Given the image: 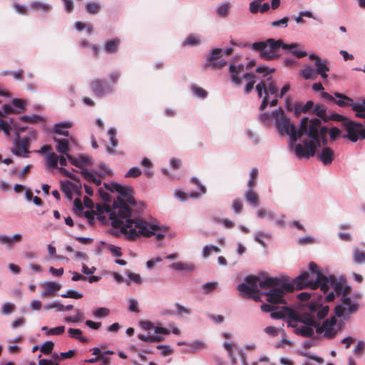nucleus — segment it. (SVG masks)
Returning <instances> with one entry per match:
<instances>
[{
    "label": "nucleus",
    "mask_w": 365,
    "mask_h": 365,
    "mask_svg": "<svg viewBox=\"0 0 365 365\" xmlns=\"http://www.w3.org/2000/svg\"><path fill=\"white\" fill-rule=\"evenodd\" d=\"M200 43V40L195 36H189L184 41L185 46H196Z\"/></svg>",
    "instance_id": "603ef678"
},
{
    "label": "nucleus",
    "mask_w": 365,
    "mask_h": 365,
    "mask_svg": "<svg viewBox=\"0 0 365 365\" xmlns=\"http://www.w3.org/2000/svg\"><path fill=\"white\" fill-rule=\"evenodd\" d=\"M14 304L11 303H5L1 308V312L2 314L7 315L12 313L14 311Z\"/></svg>",
    "instance_id": "6e6d98bb"
},
{
    "label": "nucleus",
    "mask_w": 365,
    "mask_h": 365,
    "mask_svg": "<svg viewBox=\"0 0 365 365\" xmlns=\"http://www.w3.org/2000/svg\"><path fill=\"white\" fill-rule=\"evenodd\" d=\"M0 130H2L7 136H9L11 130V126L6 121L0 119Z\"/></svg>",
    "instance_id": "5fc2aeb1"
},
{
    "label": "nucleus",
    "mask_w": 365,
    "mask_h": 365,
    "mask_svg": "<svg viewBox=\"0 0 365 365\" xmlns=\"http://www.w3.org/2000/svg\"><path fill=\"white\" fill-rule=\"evenodd\" d=\"M246 202L252 206H257L259 203V196L254 188L247 187V190L244 194Z\"/></svg>",
    "instance_id": "412c9836"
},
{
    "label": "nucleus",
    "mask_w": 365,
    "mask_h": 365,
    "mask_svg": "<svg viewBox=\"0 0 365 365\" xmlns=\"http://www.w3.org/2000/svg\"><path fill=\"white\" fill-rule=\"evenodd\" d=\"M68 332L71 337L77 339L81 342L86 343L88 341V338L82 336V331L79 329L70 328L68 329Z\"/></svg>",
    "instance_id": "473e14b6"
},
{
    "label": "nucleus",
    "mask_w": 365,
    "mask_h": 365,
    "mask_svg": "<svg viewBox=\"0 0 365 365\" xmlns=\"http://www.w3.org/2000/svg\"><path fill=\"white\" fill-rule=\"evenodd\" d=\"M257 216L259 218H264L265 217H268L269 220H274L273 215L270 212H267V211L263 208H261L257 211Z\"/></svg>",
    "instance_id": "338daca9"
},
{
    "label": "nucleus",
    "mask_w": 365,
    "mask_h": 365,
    "mask_svg": "<svg viewBox=\"0 0 365 365\" xmlns=\"http://www.w3.org/2000/svg\"><path fill=\"white\" fill-rule=\"evenodd\" d=\"M328 128L326 126H322V120L318 118H308L307 125L305 126L304 135L313 140H317L320 136L327 135Z\"/></svg>",
    "instance_id": "1a4fd4ad"
},
{
    "label": "nucleus",
    "mask_w": 365,
    "mask_h": 365,
    "mask_svg": "<svg viewBox=\"0 0 365 365\" xmlns=\"http://www.w3.org/2000/svg\"><path fill=\"white\" fill-rule=\"evenodd\" d=\"M294 319L297 322L304 324V325L317 329V325L318 323L315 322L313 317L308 314H303L300 316H295Z\"/></svg>",
    "instance_id": "b1692460"
},
{
    "label": "nucleus",
    "mask_w": 365,
    "mask_h": 365,
    "mask_svg": "<svg viewBox=\"0 0 365 365\" xmlns=\"http://www.w3.org/2000/svg\"><path fill=\"white\" fill-rule=\"evenodd\" d=\"M300 72L306 80H315L317 77L315 70L309 66H305Z\"/></svg>",
    "instance_id": "c756f323"
},
{
    "label": "nucleus",
    "mask_w": 365,
    "mask_h": 365,
    "mask_svg": "<svg viewBox=\"0 0 365 365\" xmlns=\"http://www.w3.org/2000/svg\"><path fill=\"white\" fill-rule=\"evenodd\" d=\"M91 88L93 93L98 97H103L106 93L112 91L109 85L103 80L96 79L91 83Z\"/></svg>",
    "instance_id": "f3484780"
},
{
    "label": "nucleus",
    "mask_w": 365,
    "mask_h": 365,
    "mask_svg": "<svg viewBox=\"0 0 365 365\" xmlns=\"http://www.w3.org/2000/svg\"><path fill=\"white\" fill-rule=\"evenodd\" d=\"M322 95L324 98L334 102L339 107L344 108L351 106L352 110L356 112V116L365 118V100L361 104H354V100L352 98L338 92L334 93V96L339 98L337 101L327 92H323Z\"/></svg>",
    "instance_id": "423d86ee"
},
{
    "label": "nucleus",
    "mask_w": 365,
    "mask_h": 365,
    "mask_svg": "<svg viewBox=\"0 0 365 365\" xmlns=\"http://www.w3.org/2000/svg\"><path fill=\"white\" fill-rule=\"evenodd\" d=\"M272 118L275 120L279 133L281 135L287 134L290 136L292 143H295L298 139L304 135L305 126L307 125V117H304L300 122L298 129L293 123H290L289 118L285 117L284 112L282 108L272 113Z\"/></svg>",
    "instance_id": "7ed1b4c3"
},
{
    "label": "nucleus",
    "mask_w": 365,
    "mask_h": 365,
    "mask_svg": "<svg viewBox=\"0 0 365 365\" xmlns=\"http://www.w3.org/2000/svg\"><path fill=\"white\" fill-rule=\"evenodd\" d=\"M14 143V148L12 151L15 155L19 157H29L30 143L28 138H20L19 134L16 133V138Z\"/></svg>",
    "instance_id": "dca6fc26"
},
{
    "label": "nucleus",
    "mask_w": 365,
    "mask_h": 365,
    "mask_svg": "<svg viewBox=\"0 0 365 365\" xmlns=\"http://www.w3.org/2000/svg\"><path fill=\"white\" fill-rule=\"evenodd\" d=\"M192 181L193 183H195L198 187V188L200 190V193H197V192L192 193L190 195V196L192 197H197L200 195L205 194L206 192V187L200 182V181L198 180L197 178H193L192 179Z\"/></svg>",
    "instance_id": "49530a36"
},
{
    "label": "nucleus",
    "mask_w": 365,
    "mask_h": 365,
    "mask_svg": "<svg viewBox=\"0 0 365 365\" xmlns=\"http://www.w3.org/2000/svg\"><path fill=\"white\" fill-rule=\"evenodd\" d=\"M106 188L111 192H116L120 195L114 200L111 207L107 210L111 225L119 228V232L129 240H133L137 237L144 236L150 237L155 235L159 240L164 238L162 233H156L160 230L156 225H151L147 221L137 216L131 207H135L137 202L133 195L132 187L123 186L116 182L110 183Z\"/></svg>",
    "instance_id": "f257e3e1"
},
{
    "label": "nucleus",
    "mask_w": 365,
    "mask_h": 365,
    "mask_svg": "<svg viewBox=\"0 0 365 365\" xmlns=\"http://www.w3.org/2000/svg\"><path fill=\"white\" fill-rule=\"evenodd\" d=\"M334 156V151L329 147H326L318 154L319 159L325 165H329L332 163Z\"/></svg>",
    "instance_id": "aec40b11"
},
{
    "label": "nucleus",
    "mask_w": 365,
    "mask_h": 365,
    "mask_svg": "<svg viewBox=\"0 0 365 365\" xmlns=\"http://www.w3.org/2000/svg\"><path fill=\"white\" fill-rule=\"evenodd\" d=\"M170 267L173 269L177 270V271H181V270H185L187 269V264L182 262H175L170 265Z\"/></svg>",
    "instance_id": "680f3d73"
},
{
    "label": "nucleus",
    "mask_w": 365,
    "mask_h": 365,
    "mask_svg": "<svg viewBox=\"0 0 365 365\" xmlns=\"http://www.w3.org/2000/svg\"><path fill=\"white\" fill-rule=\"evenodd\" d=\"M309 267L310 273L304 272L294 279L297 289H303L307 287L316 289L322 285V281L318 282V278L319 275L324 274L319 272L318 266L314 262H310Z\"/></svg>",
    "instance_id": "39448f33"
},
{
    "label": "nucleus",
    "mask_w": 365,
    "mask_h": 365,
    "mask_svg": "<svg viewBox=\"0 0 365 365\" xmlns=\"http://www.w3.org/2000/svg\"><path fill=\"white\" fill-rule=\"evenodd\" d=\"M262 1L254 0L250 4V11L252 14H257L260 10V2Z\"/></svg>",
    "instance_id": "4d7b16f0"
},
{
    "label": "nucleus",
    "mask_w": 365,
    "mask_h": 365,
    "mask_svg": "<svg viewBox=\"0 0 365 365\" xmlns=\"http://www.w3.org/2000/svg\"><path fill=\"white\" fill-rule=\"evenodd\" d=\"M288 21H289V18L284 17L280 20L272 21L271 23V25L273 27H278V26L287 27Z\"/></svg>",
    "instance_id": "e2e57ef3"
},
{
    "label": "nucleus",
    "mask_w": 365,
    "mask_h": 365,
    "mask_svg": "<svg viewBox=\"0 0 365 365\" xmlns=\"http://www.w3.org/2000/svg\"><path fill=\"white\" fill-rule=\"evenodd\" d=\"M120 43V39L118 38L109 40L105 44L104 49L108 53H115L117 52Z\"/></svg>",
    "instance_id": "bb28decb"
},
{
    "label": "nucleus",
    "mask_w": 365,
    "mask_h": 365,
    "mask_svg": "<svg viewBox=\"0 0 365 365\" xmlns=\"http://www.w3.org/2000/svg\"><path fill=\"white\" fill-rule=\"evenodd\" d=\"M54 344L51 341H47L41 346V351L44 354H50L53 349Z\"/></svg>",
    "instance_id": "c03bdc74"
},
{
    "label": "nucleus",
    "mask_w": 365,
    "mask_h": 365,
    "mask_svg": "<svg viewBox=\"0 0 365 365\" xmlns=\"http://www.w3.org/2000/svg\"><path fill=\"white\" fill-rule=\"evenodd\" d=\"M86 11L90 14H96L101 10V4L96 1H89L85 6Z\"/></svg>",
    "instance_id": "72a5a7b5"
},
{
    "label": "nucleus",
    "mask_w": 365,
    "mask_h": 365,
    "mask_svg": "<svg viewBox=\"0 0 365 365\" xmlns=\"http://www.w3.org/2000/svg\"><path fill=\"white\" fill-rule=\"evenodd\" d=\"M65 331L64 326H59L53 329H50L46 334L48 335H60L63 334Z\"/></svg>",
    "instance_id": "bf43d9fd"
},
{
    "label": "nucleus",
    "mask_w": 365,
    "mask_h": 365,
    "mask_svg": "<svg viewBox=\"0 0 365 365\" xmlns=\"http://www.w3.org/2000/svg\"><path fill=\"white\" fill-rule=\"evenodd\" d=\"M77 188V186L70 181L61 183V190L69 199H72L73 191H76Z\"/></svg>",
    "instance_id": "c85d7f7f"
},
{
    "label": "nucleus",
    "mask_w": 365,
    "mask_h": 365,
    "mask_svg": "<svg viewBox=\"0 0 365 365\" xmlns=\"http://www.w3.org/2000/svg\"><path fill=\"white\" fill-rule=\"evenodd\" d=\"M129 310L133 312H139L138 303L136 299L133 298L129 299Z\"/></svg>",
    "instance_id": "774afa93"
},
{
    "label": "nucleus",
    "mask_w": 365,
    "mask_h": 365,
    "mask_svg": "<svg viewBox=\"0 0 365 365\" xmlns=\"http://www.w3.org/2000/svg\"><path fill=\"white\" fill-rule=\"evenodd\" d=\"M303 143L304 145L298 143L295 145V154L299 158H309L315 155L317 146H327L328 140L327 135H324L319 137L317 140L311 139L308 140L304 139Z\"/></svg>",
    "instance_id": "0eeeda50"
},
{
    "label": "nucleus",
    "mask_w": 365,
    "mask_h": 365,
    "mask_svg": "<svg viewBox=\"0 0 365 365\" xmlns=\"http://www.w3.org/2000/svg\"><path fill=\"white\" fill-rule=\"evenodd\" d=\"M108 135L110 136L111 145L115 148L118 144V141L115 137V130L113 128L109 129Z\"/></svg>",
    "instance_id": "69168bd1"
},
{
    "label": "nucleus",
    "mask_w": 365,
    "mask_h": 365,
    "mask_svg": "<svg viewBox=\"0 0 365 365\" xmlns=\"http://www.w3.org/2000/svg\"><path fill=\"white\" fill-rule=\"evenodd\" d=\"M71 127V123H59L56 124L54 127V131L56 133L63 135L65 136H68V131L66 130L67 128Z\"/></svg>",
    "instance_id": "2f4dec72"
},
{
    "label": "nucleus",
    "mask_w": 365,
    "mask_h": 365,
    "mask_svg": "<svg viewBox=\"0 0 365 365\" xmlns=\"http://www.w3.org/2000/svg\"><path fill=\"white\" fill-rule=\"evenodd\" d=\"M322 281V285L319 287L322 291L326 294L330 287L334 288L335 292L339 295L343 289L342 284L338 282L337 279L334 276L327 277L325 275H319L318 278V282Z\"/></svg>",
    "instance_id": "4468645a"
},
{
    "label": "nucleus",
    "mask_w": 365,
    "mask_h": 365,
    "mask_svg": "<svg viewBox=\"0 0 365 365\" xmlns=\"http://www.w3.org/2000/svg\"><path fill=\"white\" fill-rule=\"evenodd\" d=\"M344 127L347 134L343 138H347L352 142H356L359 139H365V128L361 123H357L352 120L346 121Z\"/></svg>",
    "instance_id": "9d476101"
},
{
    "label": "nucleus",
    "mask_w": 365,
    "mask_h": 365,
    "mask_svg": "<svg viewBox=\"0 0 365 365\" xmlns=\"http://www.w3.org/2000/svg\"><path fill=\"white\" fill-rule=\"evenodd\" d=\"M109 313L110 310L106 307L98 308L93 312V315L98 318L106 317Z\"/></svg>",
    "instance_id": "09e8293b"
},
{
    "label": "nucleus",
    "mask_w": 365,
    "mask_h": 365,
    "mask_svg": "<svg viewBox=\"0 0 365 365\" xmlns=\"http://www.w3.org/2000/svg\"><path fill=\"white\" fill-rule=\"evenodd\" d=\"M293 327H295L294 332L298 335H301L304 337H312L314 336V329L313 327L302 325L300 327H297V325H292Z\"/></svg>",
    "instance_id": "393cba45"
},
{
    "label": "nucleus",
    "mask_w": 365,
    "mask_h": 365,
    "mask_svg": "<svg viewBox=\"0 0 365 365\" xmlns=\"http://www.w3.org/2000/svg\"><path fill=\"white\" fill-rule=\"evenodd\" d=\"M31 7L34 10H41L43 11H48L51 9V5L41 1H34L31 3Z\"/></svg>",
    "instance_id": "4c0bfd02"
},
{
    "label": "nucleus",
    "mask_w": 365,
    "mask_h": 365,
    "mask_svg": "<svg viewBox=\"0 0 365 365\" xmlns=\"http://www.w3.org/2000/svg\"><path fill=\"white\" fill-rule=\"evenodd\" d=\"M260 279L257 276L250 275L245 279V282L238 285V291L240 294L246 298H250L255 302H261L260 292L258 289V284Z\"/></svg>",
    "instance_id": "6e6552de"
},
{
    "label": "nucleus",
    "mask_w": 365,
    "mask_h": 365,
    "mask_svg": "<svg viewBox=\"0 0 365 365\" xmlns=\"http://www.w3.org/2000/svg\"><path fill=\"white\" fill-rule=\"evenodd\" d=\"M309 57L310 60L314 61L317 76L319 75L323 79H327L328 77L327 73L329 71L327 61H322L321 58L316 54H310Z\"/></svg>",
    "instance_id": "a211bd4d"
},
{
    "label": "nucleus",
    "mask_w": 365,
    "mask_h": 365,
    "mask_svg": "<svg viewBox=\"0 0 365 365\" xmlns=\"http://www.w3.org/2000/svg\"><path fill=\"white\" fill-rule=\"evenodd\" d=\"M257 176L258 169L256 168H252L250 173V178L247 182V187L255 188V187L257 185Z\"/></svg>",
    "instance_id": "e433bc0d"
},
{
    "label": "nucleus",
    "mask_w": 365,
    "mask_h": 365,
    "mask_svg": "<svg viewBox=\"0 0 365 365\" xmlns=\"http://www.w3.org/2000/svg\"><path fill=\"white\" fill-rule=\"evenodd\" d=\"M83 317V314L81 312L79 309L76 310V317H67L64 319L65 322H78V321L81 320Z\"/></svg>",
    "instance_id": "13d9d810"
},
{
    "label": "nucleus",
    "mask_w": 365,
    "mask_h": 365,
    "mask_svg": "<svg viewBox=\"0 0 365 365\" xmlns=\"http://www.w3.org/2000/svg\"><path fill=\"white\" fill-rule=\"evenodd\" d=\"M258 98H261L264 94L267 96L275 95L277 97L278 87L277 83L272 80V76L267 77L266 79L262 80L255 86Z\"/></svg>",
    "instance_id": "f8f14e48"
},
{
    "label": "nucleus",
    "mask_w": 365,
    "mask_h": 365,
    "mask_svg": "<svg viewBox=\"0 0 365 365\" xmlns=\"http://www.w3.org/2000/svg\"><path fill=\"white\" fill-rule=\"evenodd\" d=\"M81 173H82L83 176L88 181L93 182L97 185H101V180L96 179V177L94 176V175L93 173H91V172H89L88 170L83 169V170H82Z\"/></svg>",
    "instance_id": "a19ab883"
},
{
    "label": "nucleus",
    "mask_w": 365,
    "mask_h": 365,
    "mask_svg": "<svg viewBox=\"0 0 365 365\" xmlns=\"http://www.w3.org/2000/svg\"><path fill=\"white\" fill-rule=\"evenodd\" d=\"M295 46H288L282 39L275 40L268 38L265 41L255 42L252 44V48L258 51L262 58L266 61L274 60L279 57L277 51L280 48H293Z\"/></svg>",
    "instance_id": "20e7f679"
},
{
    "label": "nucleus",
    "mask_w": 365,
    "mask_h": 365,
    "mask_svg": "<svg viewBox=\"0 0 365 365\" xmlns=\"http://www.w3.org/2000/svg\"><path fill=\"white\" fill-rule=\"evenodd\" d=\"M191 90L195 96L199 98H205L207 96V92L202 88L197 86V85H192Z\"/></svg>",
    "instance_id": "79ce46f5"
},
{
    "label": "nucleus",
    "mask_w": 365,
    "mask_h": 365,
    "mask_svg": "<svg viewBox=\"0 0 365 365\" xmlns=\"http://www.w3.org/2000/svg\"><path fill=\"white\" fill-rule=\"evenodd\" d=\"M58 156L53 152L50 153L46 156V165L52 168H57Z\"/></svg>",
    "instance_id": "c9c22d12"
},
{
    "label": "nucleus",
    "mask_w": 365,
    "mask_h": 365,
    "mask_svg": "<svg viewBox=\"0 0 365 365\" xmlns=\"http://www.w3.org/2000/svg\"><path fill=\"white\" fill-rule=\"evenodd\" d=\"M313 108V113H314L321 119L324 120V121H327V115L326 113V109L324 106L317 104Z\"/></svg>",
    "instance_id": "f704fd0d"
},
{
    "label": "nucleus",
    "mask_w": 365,
    "mask_h": 365,
    "mask_svg": "<svg viewBox=\"0 0 365 365\" xmlns=\"http://www.w3.org/2000/svg\"><path fill=\"white\" fill-rule=\"evenodd\" d=\"M314 102L312 101H307L304 105L302 103H296L294 105V113L297 116L301 113H307L310 111L314 107Z\"/></svg>",
    "instance_id": "5701e85b"
},
{
    "label": "nucleus",
    "mask_w": 365,
    "mask_h": 365,
    "mask_svg": "<svg viewBox=\"0 0 365 365\" xmlns=\"http://www.w3.org/2000/svg\"><path fill=\"white\" fill-rule=\"evenodd\" d=\"M22 240V236L20 234H16L12 237L0 235V243L6 245L9 247H11L14 243L19 242Z\"/></svg>",
    "instance_id": "cd10ccee"
},
{
    "label": "nucleus",
    "mask_w": 365,
    "mask_h": 365,
    "mask_svg": "<svg viewBox=\"0 0 365 365\" xmlns=\"http://www.w3.org/2000/svg\"><path fill=\"white\" fill-rule=\"evenodd\" d=\"M350 291V288L346 287L344 289L343 295L341 297L342 305H337L335 307V314L338 317H341L344 315L346 310L348 309L349 314H353L359 309V305L356 303H352L351 299L347 296Z\"/></svg>",
    "instance_id": "9b49d317"
},
{
    "label": "nucleus",
    "mask_w": 365,
    "mask_h": 365,
    "mask_svg": "<svg viewBox=\"0 0 365 365\" xmlns=\"http://www.w3.org/2000/svg\"><path fill=\"white\" fill-rule=\"evenodd\" d=\"M232 209L236 214H239L243 209V204L240 199H235L232 202Z\"/></svg>",
    "instance_id": "3c124183"
},
{
    "label": "nucleus",
    "mask_w": 365,
    "mask_h": 365,
    "mask_svg": "<svg viewBox=\"0 0 365 365\" xmlns=\"http://www.w3.org/2000/svg\"><path fill=\"white\" fill-rule=\"evenodd\" d=\"M230 9V3H225L223 4H221L218 6L217 9V14L219 16L221 17H226L228 14Z\"/></svg>",
    "instance_id": "ea45409f"
},
{
    "label": "nucleus",
    "mask_w": 365,
    "mask_h": 365,
    "mask_svg": "<svg viewBox=\"0 0 365 365\" xmlns=\"http://www.w3.org/2000/svg\"><path fill=\"white\" fill-rule=\"evenodd\" d=\"M128 276L130 280L127 281V284L129 285L130 284V281H133L138 284H140L142 283V279H141V277L140 276V274L132 273V272H128Z\"/></svg>",
    "instance_id": "864d4df0"
},
{
    "label": "nucleus",
    "mask_w": 365,
    "mask_h": 365,
    "mask_svg": "<svg viewBox=\"0 0 365 365\" xmlns=\"http://www.w3.org/2000/svg\"><path fill=\"white\" fill-rule=\"evenodd\" d=\"M61 297L63 298H73L79 299L83 297V294L81 293L77 292L75 290H68L66 294H61Z\"/></svg>",
    "instance_id": "8fccbe9b"
},
{
    "label": "nucleus",
    "mask_w": 365,
    "mask_h": 365,
    "mask_svg": "<svg viewBox=\"0 0 365 365\" xmlns=\"http://www.w3.org/2000/svg\"><path fill=\"white\" fill-rule=\"evenodd\" d=\"M217 287V282H207L203 284V289L205 294H208L215 290Z\"/></svg>",
    "instance_id": "052dcab7"
},
{
    "label": "nucleus",
    "mask_w": 365,
    "mask_h": 365,
    "mask_svg": "<svg viewBox=\"0 0 365 365\" xmlns=\"http://www.w3.org/2000/svg\"><path fill=\"white\" fill-rule=\"evenodd\" d=\"M288 46H295L293 48H283L284 50H290V52L292 55L295 56L298 58H302L306 56H307V53L304 51H299L297 48H299L301 46L298 43H290L288 44Z\"/></svg>",
    "instance_id": "7c9ffc66"
},
{
    "label": "nucleus",
    "mask_w": 365,
    "mask_h": 365,
    "mask_svg": "<svg viewBox=\"0 0 365 365\" xmlns=\"http://www.w3.org/2000/svg\"><path fill=\"white\" fill-rule=\"evenodd\" d=\"M232 53L233 49L232 48L226 49L224 52L221 48L213 49L210 56L207 58L208 66L218 69L223 68L227 64V62L221 59V57L223 54L230 56Z\"/></svg>",
    "instance_id": "ddd939ff"
},
{
    "label": "nucleus",
    "mask_w": 365,
    "mask_h": 365,
    "mask_svg": "<svg viewBox=\"0 0 365 365\" xmlns=\"http://www.w3.org/2000/svg\"><path fill=\"white\" fill-rule=\"evenodd\" d=\"M54 141L57 143L56 150L61 153L64 154L67 156L69 155L68 152L69 151V143L67 139H59L57 138H53Z\"/></svg>",
    "instance_id": "a878e982"
},
{
    "label": "nucleus",
    "mask_w": 365,
    "mask_h": 365,
    "mask_svg": "<svg viewBox=\"0 0 365 365\" xmlns=\"http://www.w3.org/2000/svg\"><path fill=\"white\" fill-rule=\"evenodd\" d=\"M353 258L357 264L365 263V252L359 250H355Z\"/></svg>",
    "instance_id": "37998d69"
},
{
    "label": "nucleus",
    "mask_w": 365,
    "mask_h": 365,
    "mask_svg": "<svg viewBox=\"0 0 365 365\" xmlns=\"http://www.w3.org/2000/svg\"><path fill=\"white\" fill-rule=\"evenodd\" d=\"M44 289L42 292L43 297H52L53 293L61 288V285L56 282H48L43 284Z\"/></svg>",
    "instance_id": "4be33fe9"
},
{
    "label": "nucleus",
    "mask_w": 365,
    "mask_h": 365,
    "mask_svg": "<svg viewBox=\"0 0 365 365\" xmlns=\"http://www.w3.org/2000/svg\"><path fill=\"white\" fill-rule=\"evenodd\" d=\"M141 165L147 168V169L145 170V173L147 177L152 178L153 176V172L151 170V168L153 166L152 162L147 158H144L142 160Z\"/></svg>",
    "instance_id": "58836bf2"
},
{
    "label": "nucleus",
    "mask_w": 365,
    "mask_h": 365,
    "mask_svg": "<svg viewBox=\"0 0 365 365\" xmlns=\"http://www.w3.org/2000/svg\"><path fill=\"white\" fill-rule=\"evenodd\" d=\"M328 120L338 121V122H342V124L344 126V123L346 121L349 120L347 118L344 117L342 115L338 114V113H334L329 116H327V120Z\"/></svg>",
    "instance_id": "de8ad7c7"
},
{
    "label": "nucleus",
    "mask_w": 365,
    "mask_h": 365,
    "mask_svg": "<svg viewBox=\"0 0 365 365\" xmlns=\"http://www.w3.org/2000/svg\"><path fill=\"white\" fill-rule=\"evenodd\" d=\"M259 287L263 289H269V291L263 292L262 294L266 296L267 301L269 304H286L287 302L284 298L285 294L297 289L294 280L292 283H286L278 277H265L259 282Z\"/></svg>",
    "instance_id": "f03ea898"
},
{
    "label": "nucleus",
    "mask_w": 365,
    "mask_h": 365,
    "mask_svg": "<svg viewBox=\"0 0 365 365\" xmlns=\"http://www.w3.org/2000/svg\"><path fill=\"white\" fill-rule=\"evenodd\" d=\"M289 310L288 308L284 307L282 310L280 311H274V309L271 313V317L273 319H282L285 316V311Z\"/></svg>",
    "instance_id": "0e129e2a"
},
{
    "label": "nucleus",
    "mask_w": 365,
    "mask_h": 365,
    "mask_svg": "<svg viewBox=\"0 0 365 365\" xmlns=\"http://www.w3.org/2000/svg\"><path fill=\"white\" fill-rule=\"evenodd\" d=\"M244 70L245 66L242 64H239L238 66L231 64L230 66L229 71L231 73L232 81L237 86H240L242 83V78L240 76V74Z\"/></svg>",
    "instance_id": "6ab92c4d"
},
{
    "label": "nucleus",
    "mask_w": 365,
    "mask_h": 365,
    "mask_svg": "<svg viewBox=\"0 0 365 365\" xmlns=\"http://www.w3.org/2000/svg\"><path fill=\"white\" fill-rule=\"evenodd\" d=\"M336 324V319L333 317L329 319H327L324 322L323 324L321 326L319 323L317 325L316 331L317 334H324V336L327 339H332L334 338L337 331L335 329V325Z\"/></svg>",
    "instance_id": "2eb2a0df"
},
{
    "label": "nucleus",
    "mask_w": 365,
    "mask_h": 365,
    "mask_svg": "<svg viewBox=\"0 0 365 365\" xmlns=\"http://www.w3.org/2000/svg\"><path fill=\"white\" fill-rule=\"evenodd\" d=\"M142 172L140 168L137 167L131 168L125 175L127 178H136L141 175Z\"/></svg>",
    "instance_id": "a18cd8bd"
}]
</instances>
